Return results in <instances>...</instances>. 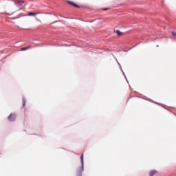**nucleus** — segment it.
Returning a JSON list of instances; mask_svg holds the SVG:
<instances>
[{
  "label": "nucleus",
  "mask_w": 176,
  "mask_h": 176,
  "mask_svg": "<svg viewBox=\"0 0 176 176\" xmlns=\"http://www.w3.org/2000/svg\"><path fill=\"white\" fill-rule=\"evenodd\" d=\"M81 166L76 168V173L77 176H82V172L83 171V154L80 156Z\"/></svg>",
  "instance_id": "1"
},
{
  "label": "nucleus",
  "mask_w": 176,
  "mask_h": 176,
  "mask_svg": "<svg viewBox=\"0 0 176 176\" xmlns=\"http://www.w3.org/2000/svg\"><path fill=\"white\" fill-rule=\"evenodd\" d=\"M16 119V114H13L11 113L9 116H8V120L10 122H13V120H15Z\"/></svg>",
  "instance_id": "2"
},
{
  "label": "nucleus",
  "mask_w": 176,
  "mask_h": 176,
  "mask_svg": "<svg viewBox=\"0 0 176 176\" xmlns=\"http://www.w3.org/2000/svg\"><path fill=\"white\" fill-rule=\"evenodd\" d=\"M37 14H41V12H29L28 16H36Z\"/></svg>",
  "instance_id": "3"
},
{
  "label": "nucleus",
  "mask_w": 176,
  "mask_h": 176,
  "mask_svg": "<svg viewBox=\"0 0 176 176\" xmlns=\"http://www.w3.org/2000/svg\"><path fill=\"white\" fill-rule=\"evenodd\" d=\"M68 3L69 5H72V6H74V8H79V6L76 5L75 3L72 1H68Z\"/></svg>",
  "instance_id": "4"
},
{
  "label": "nucleus",
  "mask_w": 176,
  "mask_h": 176,
  "mask_svg": "<svg viewBox=\"0 0 176 176\" xmlns=\"http://www.w3.org/2000/svg\"><path fill=\"white\" fill-rule=\"evenodd\" d=\"M157 171L155 170H152L149 173L150 176H153L155 174H157Z\"/></svg>",
  "instance_id": "5"
},
{
  "label": "nucleus",
  "mask_w": 176,
  "mask_h": 176,
  "mask_svg": "<svg viewBox=\"0 0 176 176\" xmlns=\"http://www.w3.org/2000/svg\"><path fill=\"white\" fill-rule=\"evenodd\" d=\"M28 49H31V46H28V47H22V48L21 49V50L22 52H23L24 50H28Z\"/></svg>",
  "instance_id": "6"
},
{
  "label": "nucleus",
  "mask_w": 176,
  "mask_h": 176,
  "mask_svg": "<svg viewBox=\"0 0 176 176\" xmlns=\"http://www.w3.org/2000/svg\"><path fill=\"white\" fill-rule=\"evenodd\" d=\"M116 34H117L118 36H120V35L123 34V32H120V30H116Z\"/></svg>",
  "instance_id": "7"
},
{
  "label": "nucleus",
  "mask_w": 176,
  "mask_h": 176,
  "mask_svg": "<svg viewBox=\"0 0 176 176\" xmlns=\"http://www.w3.org/2000/svg\"><path fill=\"white\" fill-rule=\"evenodd\" d=\"M19 3H24V1L17 0L15 1V5H19Z\"/></svg>",
  "instance_id": "8"
},
{
  "label": "nucleus",
  "mask_w": 176,
  "mask_h": 176,
  "mask_svg": "<svg viewBox=\"0 0 176 176\" xmlns=\"http://www.w3.org/2000/svg\"><path fill=\"white\" fill-rule=\"evenodd\" d=\"M36 21H39V23H41V21H40V19H38L37 17H36Z\"/></svg>",
  "instance_id": "9"
},
{
  "label": "nucleus",
  "mask_w": 176,
  "mask_h": 176,
  "mask_svg": "<svg viewBox=\"0 0 176 176\" xmlns=\"http://www.w3.org/2000/svg\"><path fill=\"white\" fill-rule=\"evenodd\" d=\"M172 35H173V36H176V33L172 32Z\"/></svg>",
  "instance_id": "10"
},
{
  "label": "nucleus",
  "mask_w": 176,
  "mask_h": 176,
  "mask_svg": "<svg viewBox=\"0 0 176 176\" xmlns=\"http://www.w3.org/2000/svg\"><path fill=\"white\" fill-rule=\"evenodd\" d=\"M25 106V100H23V107Z\"/></svg>",
  "instance_id": "11"
},
{
  "label": "nucleus",
  "mask_w": 176,
  "mask_h": 176,
  "mask_svg": "<svg viewBox=\"0 0 176 176\" xmlns=\"http://www.w3.org/2000/svg\"><path fill=\"white\" fill-rule=\"evenodd\" d=\"M103 10H108V8H104L103 9Z\"/></svg>",
  "instance_id": "12"
}]
</instances>
